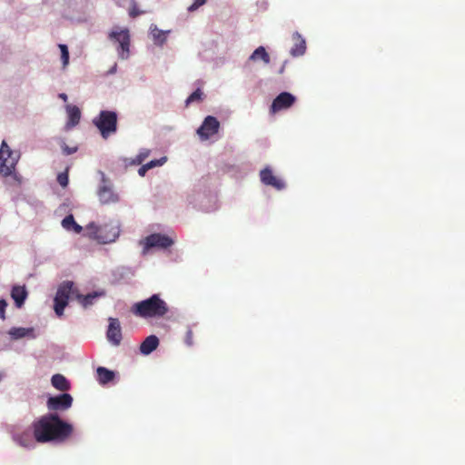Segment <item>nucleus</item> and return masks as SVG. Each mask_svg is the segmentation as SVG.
Wrapping results in <instances>:
<instances>
[{
	"mask_svg": "<svg viewBox=\"0 0 465 465\" xmlns=\"http://www.w3.org/2000/svg\"><path fill=\"white\" fill-rule=\"evenodd\" d=\"M31 428L36 442H63L73 433V426L63 420L57 413L50 412L35 420Z\"/></svg>",
	"mask_w": 465,
	"mask_h": 465,
	"instance_id": "f257e3e1",
	"label": "nucleus"
},
{
	"mask_svg": "<svg viewBox=\"0 0 465 465\" xmlns=\"http://www.w3.org/2000/svg\"><path fill=\"white\" fill-rule=\"evenodd\" d=\"M104 292H94L87 295H82L78 290L74 287V284L71 281L64 282L59 285L55 297L54 309L58 317L64 314V310L68 304L69 299H76L78 302L86 309L94 303V301L104 296Z\"/></svg>",
	"mask_w": 465,
	"mask_h": 465,
	"instance_id": "f03ea898",
	"label": "nucleus"
},
{
	"mask_svg": "<svg viewBox=\"0 0 465 465\" xmlns=\"http://www.w3.org/2000/svg\"><path fill=\"white\" fill-rule=\"evenodd\" d=\"M20 154L10 149L5 141L0 146V175L5 179L10 186H20L22 176L16 172V164Z\"/></svg>",
	"mask_w": 465,
	"mask_h": 465,
	"instance_id": "7ed1b4c3",
	"label": "nucleus"
},
{
	"mask_svg": "<svg viewBox=\"0 0 465 465\" xmlns=\"http://www.w3.org/2000/svg\"><path fill=\"white\" fill-rule=\"evenodd\" d=\"M131 311L142 318H160L167 313L168 306L158 294H153L149 299L134 303Z\"/></svg>",
	"mask_w": 465,
	"mask_h": 465,
	"instance_id": "20e7f679",
	"label": "nucleus"
},
{
	"mask_svg": "<svg viewBox=\"0 0 465 465\" xmlns=\"http://www.w3.org/2000/svg\"><path fill=\"white\" fill-rule=\"evenodd\" d=\"M86 231L90 238L102 243L114 242L120 233L118 226L109 223L97 225L94 223H90L86 226Z\"/></svg>",
	"mask_w": 465,
	"mask_h": 465,
	"instance_id": "39448f33",
	"label": "nucleus"
},
{
	"mask_svg": "<svg viewBox=\"0 0 465 465\" xmlns=\"http://www.w3.org/2000/svg\"><path fill=\"white\" fill-rule=\"evenodd\" d=\"M93 123L104 139H107L117 131V114L115 112L103 110L93 120Z\"/></svg>",
	"mask_w": 465,
	"mask_h": 465,
	"instance_id": "423d86ee",
	"label": "nucleus"
},
{
	"mask_svg": "<svg viewBox=\"0 0 465 465\" xmlns=\"http://www.w3.org/2000/svg\"><path fill=\"white\" fill-rule=\"evenodd\" d=\"M109 39L117 44V52L121 59H126L130 54V35L128 29H121L119 31L113 30L109 33Z\"/></svg>",
	"mask_w": 465,
	"mask_h": 465,
	"instance_id": "0eeeda50",
	"label": "nucleus"
},
{
	"mask_svg": "<svg viewBox=\"0 0 465 465\" xmlns=\"http://www.w3.org/2000/svg\"><path fill=\"white\" fill-rule=\"evenodd\" d=\"M73 397L68 393L57 396H50L46 401V407L50 411H64L71 408Z\"/></svg>",
	"mask_w": 465,
	"mask_h": 465,
	"instance_id": "6e6552de",
	"label": "nucleus"
},
{
	"mask_svg": "<svg viewBox=\"0 0 465 465\" xmlns=\"http://www.w3.org/2000/svg\"><path fill=\"white\" fill-rule=\"evenodd\" d=\"M143 242L144 245V251L151 248L166 249L173 244V241L170 237L161 233H152L145 237Z\"/></svg>",
	"mask_w": 465,
	"mask_h": 465,
	"instance_id": "1a4fd4ad",
	"label": "nucleus"
},
{
	"mask_svg": "<svg viewBox=\"0 0 465 465\" xmlns=\"http://www.w3.org/2000/svg\"><path fill=\"white\" fill-rule=\"evenodd\" d=\"M220 128V123L214 116H207L202 125L198 128L197 134L202 140H208L211 136L217 134Z\"/></svg>",
	"mask_w": 465,
	"mask_h": 465,
	"instance_id": "9d476101",
	"label": "nucleus"
},
{
	"mask_svg": "<svg viewBox=\"0 0 465 465\" xmlns=\"http://www.w3.org/2000/svg\"><path fill=\"white\" fill-rule=\"evenodd\" d=\"M296 97L288 92H282L277 95L270 107L272 114H276L282 110L288 109L293 105Z\"/></svg>",
	"mask_w": 465,
	"mask_h": 465,
	"instance_id": "9b49d317",
	"label": "nucleus"
},
{
	"mask_svg": "<svg viewBox=\"0 0 465 465\" xmlns=\"http://www.w3.org/2000/svg\"><path fill=\"white\" fill-rule=\"evenodd\" d=\"M109 325L106 332L107 340L114 345L118 346L123 339L120 322L116 318L108 319Z\"/></svg>",
	"mask_w": 465,
	"mask_h": 465,
	"instance_id": "f8f14e48",
	"label": "nucleus"
},
{
	"mask_svg": "<svg viewBox=\"0 0 465 465\" xmlns=\"http://www.w3.org/2000/svg\"><path fill=\"white\" fill-rule=\"evenodd\" d=\"M97 194L99 201L103 204L113 203L118 201V195L114 193L104 177H103L102 184L98 189Z\"/></svg>",
	"mask_w": 465,
	"mask_h": 465,
	"instance_id": "ddd939ff",
	"label": "nucleus"
},
{
	"mask_svg": "<svg viewBox=\"0 0 465 465\" xmlns=\"http://www.w3.org/2000/svg\"><path fill=\"white\" fill-rule=\"evenodd\" d=\"M260 178L262 183L272 186L277 190H282L285 187V183L275 176L269 167H266L260 172Z\"/></svg>",
	"mask_w": 465,
	"mask_h": 465,
	"instance_id": "4468645a",
	"label": "nucleus"
},
{
	"mask_svg": "<svg viewBox=\"0 0 465 465\" xmlns=\"http://www.w3.org/2000/svg\"><path fill=\"white\" fill-rule=\"evenodd\" d=\"M12 440L20 447L25 449H33L35 447L34 431L25 430L21 432H15L12 434Z\"/></svg>",
	"mask_w": 465,
	"mask_h": 465,
	"instance_id": "2eb2a0df",
	"label": "nucleus"
},
{
	"mask_svg": "<svg viewBox=\"0 0 465 465\" xmlns=\"http://www.w3.org/2000/svg\"><path fill=\"white\" fill-rule=\"evenodd\" d=\"M28 296L25 286L15 285L11 290V297L15 301V306L21 308Z\"/></svg>",
	"mask_w": 465,
	"mask_h": 465,
	"instance_id": "dca6fc26",
	"label": "nucleus"
},
{
	"mask_svg": "<svg viewBox=\"0 0 465 465\" xmlns=\"http://www.w3.org/2000/svg\"><path fill=\"white\" fill-rule=\"evenodd\" d=\"M292 39L294 41V46L291 49L290 53L292 56H300L302 55L306 51V42L302 35L295 32L292 35Z\"/></svg>",
	"mask_w": 465,
	"mask_h": 465,
	"instance_id": "f3484780",
	"label": "nucleus"
},
{
	"mask_svg": "<svg viewBox=\"0 0 465 465\" xmlns=\"http://www.w3.org/2000/svg\"><path fill=\"white\" fill-rule=\"evenodd\" d=\"M159 345V339L155 335H150L140 345V351L143 355L153 352Z\"/></svg>",
	"mask_w": 465,
	"mask_h": 465,
	"instance_id": "a211bd4d",
	"label": "nucleus"
},
{
	"mask_svg": "<svg viewBox=\"0 0 465 465\" xmlns=\"http://www.w3.org/2000/svg\"><path fill=\"white\" fill-rule=\"evenodd\" d=\"M66 112L68 115L67 126L74 127L77 125L81 119V111L76 105H66Z\"/></svg>",
	"mask_w": 465,
	"mask_h": 465,
	"instance_id": "6ab92c4d",
	"label": "nucleus"
},
{
	"mask_svg": "<svg viewBox=\"0 0 465 465\" xmlns=\"http://www.w3.org/2000/svg\"><path fill=\"white\" fill-rule=\"evenodd\" d=\"M52 385L61 391H66L70 389V383L66 380V378L62 374H54L53 375L51 379Z\"/></svg>",
	"mask_w": 465,
	"mask_h": 465,
	"instance_id": "aec40b11",
	"label": "nucleus"
},
{
	"mask_svg": "<svg viewBox=\"0 0 465 465\" xmlns=\"http://www.w3.org/2000/svg\"><path fill=\"white\" fill-rule=\"evenodd\" d=\"M96 372L98 381L102 384H106L114 378V372L105 367H98Z\"/></svg>",
	"mask_w": 465,
	"mask_h": 465,
	"instance_id": "412c9836",
	"label": "nucleus"
},
{
	"mask_svg": "<svg viewBox=\"0 0 465 465\" xmlns=\"http://www.w3.org/2000/svg\"><path fill=\"white\" fill-rule=\"evenodd\" d=\"M250 60L256 61L261 59L264 64H269L271 59L269 54L266 52L263 46H259L256 48L253 53L251 54Z\"/></svg>",
	"mask_w": 465,
	"mask_h": 465,
	"instance_id": "4be33fe9",
	"label": "nucleus"
},
{
	"mask_svg": "<svg viewBox=\"0 0 465 465\" xmlns=\"http://www.w3.org/2000/svg\"><path fill=\"white\" fill-rule=\"evenodd\" d=\"M33 331L34 330L32 328L13 327L9 330L8 333L14 340H18L28 336L33 332Z\"/></svg>",
	"mask_w": 465,
	"mask_h": 465,
	"instance_id": "5701e85b",
	"label": "nucleus"
},
{
	"mask_svg": "<svg viewBox=\"0 0 465 465\" xmlns=\"http://www.w3.org/2000/svg\"><path fill=\"white\" fill-rule=\"evenodd\" d=\"M166 162V157H162L161 159L159 160H152L150 161L149 163L142 165L139 170H138V173L140 176H144L146 172L151 169V168H153V167H156V166H161L163 165L164 163Z\"/></svg>",
	"mask_w": 465,
	"mask_h": 465,
	"instance_id": "b1692460",
	"label": "nucleus"
},
{
	"mask_svg": "<svg viewBox=\"0 0 465 465\" xmlns=\"http://www.w3.org/2000/svg\"><path fill=\"white\" fill-rule=\"evenodd\" d=\"M151 35L155 45H162L166 41V32L158 29L156 26L151 28Z\"/></svg>",
	"mask_w": 465,
	"mask_h": 465,
	"instance_id": "393cba45",
	"label": "nucleus"
},
{
	"mask_svg": "<svg viewBox=\"0 0 465 465\" xmlns=\"http://www.w3.org/2000/svg\"><path fill=\"white\" fill-rule=\"evenodd\" d=\"M203 92L200 88H197L193 93L190 94V96L186 99V105L193 103V102H200L203 100Z\"/></svg>",
	"mask_w": 465,
	"mask_h": 465,
	"instance_id": "a878e982",
	"label": "nucleus"
},
{
	"mask_svg": "<svg viewBox=\"0 0 465 465\" xmlns=\"http://www.w3.org/2000/svg\"><path fill=\"white\" fill-rule=\"evenodd\" d=\"M59 48L61 50V59H62V62H63V66L64 67H66L67 64H69V52H68V48L65 45H63V44H60L59 45Z\"/></svg>",
	"mask_w": 465,
	"mask_h": 465,
	"instance_id": "bb28decb",
	"label": "nucleus"
},
{
	"mask_svg": "<svg viewBox=\"0 0 465 465\" xmlns=\"http://www.w3.org/2000/svg\"><path fill=\"white\" fill-rule=\"evenodd\" d=\"M150 154V150L142 149L136 155L135 159L133 160L134 164H141Z\"/></svg>",
	"mask_w": 465,
	"mask_h": 465,
	"instance_id": "cd10ccee",
	"label": "nucleus"
},
{
	"mask_svg": "<svg viewBox=\"0 0 465 465\" xmlns=\"http://www.w3.org/2000/svg\"><path fill=\"white\" fill-rule=\"evenodd\" d=\"M76 223V222L74 221V218L73 216V214H69L67 216H65L63 221H62V226L67 230V231H71L72 227Z\"/></svg>",
	"mask_w": 465,
	"mask_h": 465,
	"instance_id": "c85d7f7f",
	"label": "nucleus"
},
{
	"mask_svg": "<svg viewBox=\"0 0 465 465\" xmlns=\"http://www.w3.org/2000/svg\"><path fill=\"white\" fill-rule=\"evenodd\" d=\"M57 182L64 188L68 185L69 179H68V171L67 170L65 172L60 173L57 175Z\"/></svg>",
	"mask_w": 465,
	"mask_h": 465,
	"instance_id": "c756f323",
	"label": "nucleus"
},
{
	"mask_svg": "<svg viewBox=\"0 0 465 465\" xmlns=\"http://www.w3.org/2000/svg\"><path fill=\"white\" fill-rule=\"evenodd\" d=\"M143 12H141L138 7H137V5L133 1L132 3V5L130 6L129 8V15L133 18H135L137 17L138 15H140Z\"/></svg>",
	"mask_w": 465,
	"mask_h": 465,
	"instance_id": "7c9ffc66",
	"label": "nucleus"
},
{
	"mask_svg": "<svg viewBox=\"0 0 465 465\" xmlns=\"http://www.w3.org/2000/svg\"><path fill=\"white\" fill-rule=\"evenodd\" d=\"M61 148H62L64 154H65V155L73 154L77 151L76 146L70 147L64 143H63V144L61 145Z\"/></svg>",
	"mask_w": 465,
	"mask_h": 465,
	"instance_id": "2f4dec72",
	"label": "nucleus"
},
{
	"mask_svg": "<svg viewBox=\"0 0 465 465\" xmlns=\"http://www.w3.org/2000/svg\"><path fill=\"white\" fill-rule=\"evenodd\" d=\"M184 342L188 346H192L193 344V331L191 329H188L186 333H185Z\"/></svg>",
	"mask_w": 465,
	"mask_h": 465,
	"instance_id": "473e14b6",
	"label": "nucleus"
},
{
	"mask_svg": "<svg viewBox=\"0 0 465 465\" xmlns=\"http://www.w3.org/2000/svg\"><path fill=\"white\" fill-rule=\"evenodd\" d=\"M205 4V0H194V2L188 7V11L193 12Z\"/></svg>",
	"mask_w": 465,
	"mask_h": 465,
	"instance_id": "72a5a7b5",
	"label": "nucleus"
},
{
	"mask_svg": "<svg viewBox=\"0 0 465 465\" xmlns=\"http://www.w3.org/2000/svg\"><path fill=\"white\" fill-rule=\"evenodd\" d=\"M7 307V302L5 300H0V318L2 320L5 319V309Z\"/></svg>",
	"mask_w": 465,
	"mask_h": 465,
	"instance_id": "f704fd0d",
	"label": "nucleus"
},
{
	"mask_svg": "<svg viewBox=\"0 0 465 465\" xmlns=\"http://www.w3.org/2000/svg\"><path fill=\"white\" fill-rule=\"evenodd\" d=\"M71 231L74 232L75 233H80L83 231V227L79 225L77 223L72 227Z\"/></svg>",
	"mask_w": 465,
	"mask_h": 465,
	"instance_id": "c9c22d12",
	"label": "nucleus"
},
{
	"mask_svg": "<svg viewBox=\"0 0 465 465\" xmlns=\"http://www.w3.org/2000/svg\"><path fill=\"white\" fill-rule=\"evenodd\" d=\"M59 98L62 99L64 102L67 101V95L65 94H64V93L59 94Z\"/></svg>",
	"mask_w": 465,
	"mask_h": 465,
	"instance_id": "e433bc0d",
	"label": "nucleus"
},
{
	"mask_svg": "<svg viewBox=\"0 0 465 465\" xmlns=\"http://www.w3.org/2000/svg\"><path fill=\"white\" fill-rule=\"evenodd\" d=\"M2 379V375L0 374V380Z\"/></svg>",
	"mask_w": 465,
	"mask_h": 465,
	"instance_id": "4c0bfd02",
	"label": "nucleus"
}]
</instances>
